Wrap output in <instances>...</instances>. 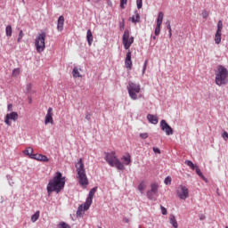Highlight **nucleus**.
Listing matches in <instances>:
<instances>
[{
	"instance_id": "obj_57",
	"label": "nucleus",
	"mask_w": 228,
	"mask_h": 228,
	"mask_svg": "<svg viewBox=\"0 0 228 228\" xmlns=\"http://www.w3.org/2000/svg\"><path fill=\"white\" fill-rule=\"evenodd\" d=\"M225 228H228L227 226H225Z\"/></svg>"
},
{
	"instance_id": "obj_48",
	"label": "nucleus",
	"mask_w": 228,
	"mask_h": 228,
	"mask_svg": "<svg viewBox=\"0 0 228 228\" xmlns=\"http://www.w3.org/2000/svg\"><path fill=\"white\" fill-rule=\"evenodd\" d=\"M13 110V105H12V103H9L8 105H7V110L8 111H12Z\"/></svg>"
},
{
	"instance_id": "obj_14",
	"label": "nucleus",
	"mask_w": 228,
	"mask_h": 228,
	"mask_svg": "<svg viewBox=\"0 0 228 228\" xmlns=\"http://www.w3.org/2000/svg\"><path fill=\"white\" fill-rule=\"evenodd\" d=\"M131 51H128L126 54V59H125V67L126 69H132L133 68V61L131 60Z\"/></svg>"
},
{
	"instance_id": "obj_1",
	"label": "nucleus",
	"mask_w": 228,
	"mask_h": 228,
	"mask_svg": "<svg viewBox=\"0 0 228 228\" xmlns=\"http://www.w3.org/2000/svg\"><path fill=\"white\" fill-rule=\"evenodd\" d=\"M65 183H67L66 177L63 176L61 172L57 171L53 179L49 180L46 186L48 195H51L53 191L60 193V191L65 188Z\"/></svg>"
},
{
	"instance_id": "obj_8",
	"label": "nucleus",
	"mask_w": 228,
	"mask_h": 228,
	"mask_svg": "<svg viewBox=\"0 0 228 228\" xmlns=\"http://www.w3.org/2000/svg\"><path fill=\"white\" fill-rule=\"evenodd\" d=\"M97 191V187H94L90 190L88 196L86 200V202L84 203V209L85 211H88L90 209V207L92 206V202L94 200V195H95V192Z\"/></svg>"
},
{
	"instance_id": "obj_51",
	"label": "nucleus",
	"mask_w": 228,
	"mask_h": 228,
	"mask_svg": "<svg viewBox=\"0 0 228 228\" xmlns=\"http://www.w3.org/2000/svg\"><path fill=\"white\" fill-rule=\"evenodd\" d=\"M102 0H94V3H101Z\"/></svg>"
},
{
	"instance_id": "obj_33",
	"label": "nucleus",
	"mask_w": 228,
	"mask_h": 228,
	"mask_svg": "<svg viewBox=\"0 0 228 228\" xmlns=\"http://www.w3.org/2000/svg\"><path fill=\"white\" fill-rule=\"evenodd\" d=\"M57 228H70L69 224L65 222H61L58 225Z\"/></svg>"
},
{
	"instance_id": "obj_23",
	"label": "nucleus",
	"mask_w": 228,
	"mask_h": 228,
	"mask_svg": "<svg viewBox=\"0 0 228 228\" xmlns=\"http://www.w3.org/2000/svg\"><path fill=\"white\" fill-rule=\"evenodd\" d=\"M163 12H159L157 18V25L161 26V24H163Z\"/></svg>"
},
{
	"instance_id": "obj_12",
	"label": "nucleus",
	"mask_w": 228,
	"mask_h": 228,
	"mask_svg": "<svg viewBox=\"0 0 228 228\" xmlns=\"http://www.w3.org/2000/svg\"><path fill=\"white\" fill-rule=\"evenodd\" d=\"M19 119V113L12 111L11 113H7L4 118V123L7 126H12V121L10 120H13V122H16V120Z\"/></svg>"
},
{
	"instance_id": "obj_15",
	"label": "nucleus",
	"mask_w": 228,
	"mask_h": 228,
	"mask_svg": "<svg viewBox=\"0 0 228 228\" xmlns=\"http://www.w3.org/2000/svg\"><path fill=\"white\" fill-rule=\"evenodd\" d=\"M53 108H49L47 110V113L45 118V124L47 126V124H53Z\"/></svg>"
},
{
	"instance_id": "obj_7",
	"label": "nucleus",
	"mask_w": 228,
	"mask_h": 228,
	"mask_svg": "<svg viewBox=\"0 0 228 228\" xmlns=\"http://www.w3.org/2000/svg\"><path fill=\"white\" fill-rule=\"evenodd\" d=\"M129 30L126 29L124 31L123 37H122V44L124 45V49L127 50L134 43V37H129Z\"/></svg>"
},
{
	"instance_id": "obj_43",
	"label": "nucleus",
	"mask_w": 228,
	"mask_h": 228,
	"mask_svg": "<svg viewBox=\"0 0 228 228\" xmlns=\"http://www.w3.org/2000/svg\"><path fill=\"white\" fill-rule=\"evenodd\" d=\"M222 136H223L224 140L225 142H227V140H228V133L224 131V132L222 134Z\"/></svg>"
},
{
	"instance_id": "obj_21",
	"label": "nucleus",
	"mask_w": 228,
	"mask_h": 228,
	"mask_svg": "<svg viewBox=\"0 0 228 228\" xmlns=\"http://www.w3.org/2000/svg\"><path fill=\"white\" fill-rule=\"evenodd\" d=\"M135 16H132L130 18V20L134 23V24H137V22H140V13H138V11L134 12Z\"/></svg>"
},
{
	"instance_id": "obj_54",
	"label": "nucleus",
	"mask_w": 228,
	"mask_h": 228,
	"mask_svg": "<svg viewBox=\"0 0 228 228\" xmlns=\"http://www.w3.org/2000/svg\"><path fill=\"white\" fill-rule=\"evenodd\" d=\"M21 1H22L23 4H26V2L24 0H21Z\"/></svg>"
},
{
	"instance_id": "obj_25",
	"label": "nucleus",
	"mask_w": 228,
	"mask_h": 228,
	"mask_svg": "<svg viewBox=\"0 0 228 228\" xmlns=\"http://www.w3.org/2000/svg\"><path fill=\"white\" fill-rule=\"evenodd\" d=\"M12 25H7L5 28V35L6 37H8V38H10V37H12Z\"/></svg>"
},
{
	"instance_id": "obj_20",
	"label": "nucleus",
	"mask_w": 228,
	"mask_h": 228,
	"mask_svg": "<svg viewBox=\"0 0 228 228\" xmlns=\"http://www.w3.org/2000/svg\"><path fill=\"white\" fill-rule=\"evenodd\" d=\"M23 154H25L26 156H28L30 159H33L32 156H35V153H33V148L31 147H28L25 151H23Z\"/></svg>"
},
{
	"instance_id": "obj_3",
	"label": "nucleus",
	"mask_w": 228,
	"mask_h": 228,
	"mask_svg": "<svg viewBox=\"0 0 228 228\" xmlns=\"http://www.w3.org/2000/svg\"><path fill=\"white\" fill-rule=\"evenodd\" d=\"M216 85L217 86H224L228 83V70L225 67L219 65L217 66V72H216Z\"/></svg>"
},
{
	"instance_id": "obj_22",
	"label": "nucleus",
	"mask_w": 228,
	"mask_h": 228,
	"mask_svg": "<svg viewBox=\"0 0 228 228\" xmlns=\"http://www.w3.org/2000/svg\"><path fill=\"white\" fill-rule=\"evenodd\" d=\"M85 204L80 205L77 210V216H83L85 215Z\"/></svg>"
},
{
	"instance_id": "obj_13",
	"label": "nucleus",
	"mask_w": 228,
	"mask_h": 228,
	"mask_svg": "<svg viewBox=\"0 0 228 228\" xmlns=\"http://www.w3.org/2000/svg\"><path fill=\"white\" fill-rule=\"evenodd\" d=\"M158 193V184L151 183V190L146 192V195L150 200H156V194Z\"/></svg>"
},
{
	"instance_id": "obj_30",
	"label": "nucleus",
	"mask_w": 228,
	"mask_h": 228,
	"mask_svg": "<svg viewBox=\"0 0 228 228\" xmlns=\"http://www.w3.org/2000/svg\"><path fill=\"white\" fill-rule=\"evenodd\" d=\"M185 165H187V167H190L191 170H195V168H197V166H195V164H193L191 160H186Z\"/></svg>"
},
{
	"instance_id": "obj_26",
	"label": "nucleus",
	"mask_w": 228,
	"mask_h": 228,
	"mask_svg": "<svg viewBox=\"0 0 228 228\" xmlns=\"http://www.w3.org/2000/svg\"><path fill=\"white\" fill-rule=\"evenodd\" d=\"M195 171H196V174L199 175V177H201L203 181H208V179L206 178V176H204V175L202 174V171H200V168H199L198 166L195 167Z\"/></svg>"
},
{
	"instance_id": "obj_44",
	"label": "nucleus",
	"mask_w": 228,
	"mask_h": 228,
	"mask_svg": "<svg viewBox=\"0 0 228 228\" xmlns=\"http://www.w3.org/2000/svg\"><path fill=\"white\" fill-rule=\"evenodd\" d=\"M208 15H209V13H208L207 11H203V12H202V17H203V19H208Z\"/></svg>"
},
{
	"instance_id": "obj_19",
	"label": "nucleus",
	"mask_w": 228,
	"mask_h": 228,
	"mask_svg": "<svg viewBox=\"0 0 228 228\" xmlns=\"http://www.w3.org/2000/svg\"><path fill=\"white\" fill-rule=\"evenodd\" d=\"M147 119L149 120V122L151 124H153L154 126H156V124H158V122H159L158 117H156L155 115H152V114H148Z\"/></svg>"
},
{
	"instance_id": "obj_41",
	"label": "nucleus",
	"mask_w": 228,
	"mask_h": 228,
	"mask_svg": "<svg viewBox=\"0 0 228 228\" xmlns=\"http://www.w3.org/2000/svg\"><path fill=\"white\" fill-rule=\"evenodd\" d=\"M138 190H139V191H143V190H145V185L143 184V183H141L138 185Z\"/></svg>"
},
{
	"instance_id": "obj_39",
	"label": "nucleus",
	"mask_w": 228,
	"mask_h": 228,
	"mask_svg": "<svg viewBox=\"0 0 228 228\" xmlns=\"http://www.w3.org/2000/svg\"><path fill=\"white\" fill-rule=\"evenodd\" d=\"M23 37H24V32H22V30H20L17 42H20V40H22Z\"/></svg>"
},
{
	"instance_id": "obj_17",
	"label": "nucleus",
	"mask_w": 228,
	"mask_h": 228,
	"mask_svg": "<svg viewBox=\"0 0 228 228\" xmlns=\"http://www.w3.org/2000/svg\"><path fill=\"white\" fill-rule=\"evenodd\" d=\"M65 24V17L62 15L58 18L57 20V29L59 31H63V25Z\"/></svg>"
},
{
	"instance_id": "obj_9",
	"label": "nucleus",
	"mask_w": 228,
	"mask_h": 228,
	"mask_svg": "<svg viewBox=\"0 0 228 228\" xmlns=\"http://www.w3.org/2000/svg\"><path fill=\"white\" fill-rule=\"evenodd\" d=\"M222 29H224V23L222 22V20H219L217 22V29L216 32L215 34V44H216L217 45L222 42Z\"/></svg>"
},
{
	"instance_id": "obj_6",
	"label": "nucleus",
	"mask_w": 228,
	"mask_h": 228,
	"mask_svg": "<svg viewBox=\"0 0 228 228\" xmlns=\"http://www.w3.org/2000/svg\"><path fill=\"white\" fill-rule=\"evenodd\" d=\"M45 32H41L35 40L37 53H44L45 51Z\"/></svg>"
},
{
	"instance_id": "obj_55",
	"label": "nucleus",
	"mask_w": 228,
	"mask_h": 228,
	"mask_svg": "<svg viewBox=\"0 0 228 228\" xmlns=\"http://www.w3.org/2000/svg\"><path fill=\"white\" fill-rule=\"evenodd\" d=\"M125 222H129V220L128 219H125Z\"/></svg>"
},
{
	"instance_id": "obj_24",
	"label": "nucleus",
	"mask_w": 228,
	"mask_h": 228,
	"mask_svg": "<svg viewBox=\"0 0 228 228\" xmlns=\"http://www.w3.org/2000/svg\"><path fill=\"white\" fill-rule=\"evenodd\" d=\"M72 76L75 78L83 77V76H81V73H79V69H77V68L76 67L72 70Z\"/></svg>"
},
{
	"instance_id": "obj_29",
	"label": "nucleus",
	"mask_w": 228,
	"mask_h": 228,
	"mask_svg": "<svg viewBox=\"0 0 228 228\" xmlns=\"http://www.w3.org/2000/svg\"><path fill=\"white\" fill-rule=\"evenodd\" d=\"M170 224L171 225H173V227L177 228L178 224H177V220L175 219V216H170Z\"/></svg>"
},
{
	"instance_id": "obj_32",
	"label": "nucleus",
	"mask_w": 228,
	"mask_h": 228,
	"mask_svg": "<svg viewBox=\"0 0 228 228\" xmlns=\"http://www.w3.org/2000/svg\"><path fill=\"white\" fill-rule=\"evenodd\" d=\"M19 74H20V68H16L12 70V77H17V76H19Z\"/></svg>"
},
{
	"instance_id": "obj_36",
	"label": "nucleus",
	"mask_w": 228,
	"mask_h": 228,
	"mask_svg": "<svg viewBox=\"0 0 228 228\" xmlns=\"http://www.w3.org/2000/svg\"><path fill=\"white\" fill-rule=\"evenodd\" d=\"M126 4H127V0H120V8L124 10L126 8Z\"/></svg>"
},
{
	"instance_id": "obj_46",
	"label": "nucleus",
	"mask_w": 228,
	"mask_h": 228,
	"mask_svg": "<svg viewBox=\"0 0 228 228\" xmlns=\"http://www.w3.org/2000/svg\"><path fill=\"white\" fill-rule=\"evenodd\" d=\"M153 152H155V154H161V151L157 147H153Z\"/></svg>"
},
{
	"instance_id": "obj_5",
	"label": "nucleus",
	"mask_w": 228,
	"mask_h": 228,
	"mask_svg": "<svg viewBox=\"0 0 228 228\" xmlns=\"http://www.w3.org/2000/svg\"><path fill=\"white\" fill-rule=\"evenodd\" d=\"M126 90L132 101H136L138 99V94H140L142 90V86H140L138 83L129 81Z\"/></svg>"
},
{
	"instance_id": "obj_16",
	"label": "nucleus",
	"mask_w": 228,
	"mask_h": 228,
	"mask_svg": "<svg viewBox=\"0 0 228 228\" xmlns=\"http://www.w3.org/2000/svg\"><path fill=\"white\" fill-rule=\"evenodd\" d=\"M32 159H36L37 161H44L45 163H47L49 161V158L45 155L36 153L34 155H31Z\"/></svg>"
},
{
	"instance_id": "obj_56",
	"label": "nucleus",
	"mask_w": 228,
	"mask_h": 228,
	"mask_svg": "<svg viewBox=\"0 0 228 228\" xmlns=\"http://www.w3.org/2000/svg\"><path fill=\"white\" fill-rule=\"evenodd\" d=\"M88 1V3H90V0H87Z\"/></svg>"
},
{
	"instance_id": "obj_28",
	"label": "nucleus",
	"mask_w": 228,
	"mask_h": 228,
	"mask_svg": "<svg viewBox=\"0 0 228 228\" xmlns=\"http://www.w3.org/2000/svg\"><path fill=\"white\" fill-rule=\"evenodd\" d=\"M122 160L125 161V165L131 164V155L127 154V156H123Z\"/></svg>"
},
{
	"instance_id": "obj_53",
	"label": "nucleus",
	"mask_w": 228,
	"mask_h": 228,
	"mask_svg": "<svg viewBox=\"0 0 228 228\" xmlns=\"http://www.w3.org/2000/svg\"><path fill=\"white\" fill-rule=\"evenodd\" d=\"M122 28H124V23H122V25H120V29H122Z\"/></svg>"
},
{
	"instance_id": "obj_34",
	"label": "nucleus",
	"mask_w": 228,
	"mask_h": 228,
	"mask_svg": "<svg viewBox=\"0 0 228 228\" xmlns=\"http://www.w3.org/2000/svg\"><path fill=\"white\" fill-rule=\"evenodd\" d=\"M164 183L168 185V184H172V177L170 176H167L164 180Z\"/></svg>"
},
{
	"instance_id": "obj_37",
	"label": "nucleus",
	"mask_w": 228,
	"mask_h": 228,
	"mask_svg": "<svg viewBox=\"0 0 228 228\" xmlns=\"http://www.w3.org/2000/svg\"><path fill=\"white\" fill-rule=\"evenodd\" d=\"M140 138H142V140H147V138H149V134L147 133H142L139 134Z\"/></svg>"
},
{
	"instance_id": "obj_10",
	"label": "nucleus",
	"mask_w": 228,
	"mask_h": 228,
	"mask_svg": "<svg viewBox=\"0 0 228 228\" xmlns=\"http://www.w3.org/2000/svg\"><path fill=\"white\" fill-rule=\"evenodd\" d=\"M176 194H177V197H179V199L181 200H186L187 197H189V195H190V192L186 186L180 185L179 189L176 191Z\"/></svg>"
},
{
	"instance_id": "obj_11",
	"label": "nucleus",
	"mask_w": 228,
	"mask_h": 228,
	"mask_svg": "<svg viewBox=\"0 0 228 228\" xmlns=\"http://www.w3.org/2000/svg\"><path fill=\"white\" fill-rule=\"evenodd\" d=\"M160 128L161 131H165L167 136H171V134H174V129L172 126H170V125H168V123H167V120L165 119L160 121Z\"/></svg>"
},
{
	"instance_id": "obj_52",
	"label": "nucleus",
	"mask_w": 228,
	"mask_h": 228,
	"mask_svg": "<svg viewBox=\"0 0 228 228\" xmlns=\"http://www.w3.org/2000/svg\"><path fill=\"white\" fill-rule=\"evenodd\" d=\"M200 220H204V216H201L200 217Z\"/></svg>"
},
{
	"instance_id": "obj_49",
	"label": "nucleus",
	"mask_w": 228,
	"mask_h": 228,
	"mask_svg": "<svg viewBox=\"0 0 228 228\" xmlns=\"http://www.w3.org/2000/svg\"><path fill=\"white\" fill-rule=\"evenodd\" d=\"M168 37L172 38V30H168Z\"/></svg>"
},
{
	"instance_id": "obj_40",
	"label": "nucleus",
	"mask_w": 228,
	"mask_h": 228,
	"mask_svg": "<svg viewBox=\"0 0 228 228\" xmlns=\"http://www.w3.org/2000/svg\"><path fill=\"white\" fill-rule=\"evenodd\" d=\"M166 26H167V29H168V31H172V26L170 25V20H167L166 21Z\"/></svg>"
},
{
	"instance_id": "obj_45",
	"label": "nucleus",
	"mask_w": 228,
	"mask_h": 228,
	"mask_svg": "<svg viewBox=\"0 0 228 228\" xmlns=\"http://www.w3.org/2000/svg\"><path fill=\"white\" fill-rule=\"evenodd\" d=\"M31 88H32L31 83L28 84L27 87H26V90H27L28 94H29V92H31Z\"/></svg>"
},
{
	"instance_id": "obj_18",
	"label": "nucleus",
	"mask_w": 228,
	"mask_h": 228,
	"mask_svg": "<svg viewBox=\"0 0 228 228\" xmlns=\"http://www.w3.org/2000/svg\"><path fill=\"white\" fill-rule=\"evenodd\" d=\"M86 40H87L88 45H92V44H94V35L92 34L91 29H88L86 32Z\"/></svg>"
},
{
	"instance_id": "obj_4",
	"label": "nucleus",
	"mask_w": 228,
	"mask_h": 228,
	"mask_svg": "<svg viewBox=\"0 0 228 228\" xmlns=\"http://www.w3.org/2000/svg\"><path fill=\"white\" fill-rule=\"evenodd\" d=\"M104 159L105 161H107L110 167H115L116 168H118V170H125L126 167H124V163H122L120 159L117 158L115 151L104 152Z\"/></svg>"
},
{
	"instance_id": "obj_27",
	"label": "nucleus",
	"mask_w": 228,
	"mask_h": 228,
	"mask_svg": "<svg viewBox=\"0 0 228 228\" xmlns=\"http://www.w3.org/2000/svg\"><path fill=\"white\" fill-rule=\"evenodd\" d=\"M38 218H40V211H37L31 216V222L35 223L37 220H38Z\"/></svg>"
},
{
	"instance_id": "obj_47",
	"label": "nucleus",
	"mask_w": 228,
	"mask_h": 228,
	"mask_svg": "<svg viewBox=\"0 0 228 228\" xmlns=\"http://www.w3.org/2000/svg\"><path fill=\"white\" fill-rule=\"evenodd\" d=\"M160 209H161V214H162V215H167V209H166L165 207L160 206Z\"/></svg>"
},
{
	"instance_id": "obj_31",
	"label": "nucleus",
	"mask_w": 228,
	"mask_h": 228,
	"mask_svg": "<svg viewBox=\"0 0 228 228\" xmlns=\"http://www.w3.org/2000/svg\"><path fill=\"white\" fill-rule=\"evenodd\" d=\"M159 33H161V25H156L154 35L155 37H159Z\"/></svg>"
},
{
	"instance_id": "obj_35",
	"label": "nucleus",
	"mask_w": 228,
	"mask_h": 228,
	"mask_svg": "<svg viewBox=\"0 0 228 228\" xmlns=\"http://www.w3.org/2000/svg\"><path fill=\"white\" fill-rule=\"evenodd\" d=\"M137 9L142 10V7L143 6L142 0H136Z\"/></svg>"
},
{
	"instance_id": "obj_42",
	"label": "nucleus",
	"mask_w": 228,
	"mask_h": 228,
	"mask_svg": "<svg viewBox=\"0 0 228 228\" xmlns=\"http://www.w3.org/2000/svg\"><path fill=\"white\" fill-rule=\"evenodd\" d=\"M86 120H88L89 122L92 120V114H90V112H86Z\"/></svg>"
},
{
	"instance_id": "obj_2",
	"label": "nucleus",
	"mask_w": 228,
	"mask_h": 228,
	"mask_svg": "<svg viewBox=\"0 0 228 228\" xmlns=\"http://www.w3.org/2000/svg\"><path fill=\"white\" fill-rule=\"evenodd\" d=\"M77 174L78 183L82 188H86L88 186V177L86 176V170L85 169V163H83V159H79L76 164Z\"/></svg>"
},
{
	"instance_id": "obj_50",
	"label": "nucleus",
	"mask_w": 228,
	"mask_h": 228,
	"mask_svg": "<svg viewBox=\"0 0 228 228\" xmlns=\"http://www.w3.org/2000/svg\"><path fill=\"white\" fill-rule=\"evenodd\" d=\"M151 40H156V36L151 35Z\"/></svg>"
},
{
	"instance_id": "obj_38",
	"label": "nucleus",
	"mask_w": 228,
	"mask_h": 228,
	"mask_svg": "<svg viewBox=\"0 0 228 228\" xmlns=\"http://www.w3.org/2000/svg\"><path fill=\"white\" fill-rule=\"evenodd\" d=\"M147 63H149L148 60H145L143 66H142V76L145 74V70H147Z\"/></svg>"
}]
</instances>
